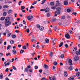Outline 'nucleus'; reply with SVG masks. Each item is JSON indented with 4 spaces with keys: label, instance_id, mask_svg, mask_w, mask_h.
Masks as SVG:
<instances>
[{
    "label": "nucleus",
    "instance_id": "nucleus-57",
    "mask_svg": "<svg viewBox=\"0 0 80 80\" xmlns=\"http://www.w3.org/2000/svg\"><path fill=\"white\" fill-rule=\"evenodd\" d=\"M36 48H37L38 49V48H39V46H38V45H37V46L36 47Z\"/></svg>",
    "mask_w": 80,
    "mask_h": 80
},
{
    "label": "nucleus",
    "instance_id": "nucleus-45",
    "mask_svg": "<svg viewBox=\"0 0 80 80\" xmlns=\"http://www.w3.org/2000/svg\"><path fill=\"white\" fill-rule=\"evenodd\" d=\"M64 46L66 48H68V45L67 44H65Z\"/></svg>",
    "mask_w": 80,
    "mask_h": 80
},
{
    "label": "nucleus",
    "instance_id": "nucleus-6",
    "mask_svg": "<svg viewBox=\"0 0 80 80\" xmlns=\"http://www.w3.org/2000/svg\"><path fill=\"white\" fill-rule=\"evenodd\" d=\"M79 60V58L78 57H75L74 58V60L75 61H77Z\"/></svg>",
    "mask_w": 80,
    "mask_h": 80
},
{
    "label": "nucleus",
    "instance_id": "nucleus-61",
    "mask_svg": "<svg viewBox=\"0 0 80 80\" xmlns=\"http://www.w3.org/2000/svg\"><path fill=\"white\" fill-rule=\"evenodd\" d=\"M22 1H20L18 3L19 5H20V3H22Z\"/></svg>",
    "mask_w": 80,
    "mask_h": 80
},
{
    "label": "nucleus",
    "instance_id": "nucleus-32",
    "mask_svg": "<svg viewBox=\"0 0 80 80\" xmlns=\"http://www.w3.org/2000/svg\"><path fill=\"white\" fill-rule=\"evenodd\" d=\"M1 74L2 73L0 74V79H2L3 77V75H2Z\"/></svg>",
    "mask_w": 80,
    "mask_h": 80
},
{
    "label": "nucleus",
    "instance_id": "nucleus-36",
    "mask_svg": "<svg viewBox=\"0 0 80 80\" xmlns=\"http://www.w3.org/2000/svg\"><path fill=\"white\" fill-rule=\"evenodd\" d=\"M6 33H10V31H9V30H6Z\"/></svg>",
    "mask_w": 80,
    "mask_h": 80
},
{
    "label": "nucleus",
    "instance_id": "nucleus-43",
    "mask_svg": "<svg viewBox=\"0 0 80 80\" xmlns=\"http://www.w3.org/2000/svg\"><path fill=\"white\" fill-rule=\"evenodd\" d=\"M23 52H24V50H22L21 49V51L20 52V53H23Z\"/></svg>",
    "mask_w": 80,
    "mask_h": 80
},
{
    "label": "nucleus",
    "instance_id": "nucleus-35",
    "mask_svg": "<svg viewBox=\"0 0 80 80\" xmlns=\"http://www.w3.org/2000/svg\"><path fill=\"white\" fill-rule=\"evenodd\" d=\"M37 1H34V3H33L32 4V5H35V4H37Z\"/></svg>",
    "mask_w": 80,
    "mask_h": 80
},
{
    "label": "nucleus",
    "instance_id": "nucleus-27",
    "mask_svg": "<svg viewBox=\"0 0 80 80\" xmlns=\"http://www.w3.org/2000/svg\"><path fill=\"white\" fill-rule=\"evenodd\" d=\"M46 1V0H43L42 3H41V4H43H43H44V3H45Z\"/></svg>",
    "mask_w": 80,
    "mask_h": 80
},
{
    "label": "nucleus",
    "instance_id": "nucleus-41",
    "mask_svg": "<svg viewBox=\"0 0 80 80\" xmlns=\"http://www.w3.org/2000/svg\"><path fill=\"white\" fill-rule=\"evenodd\" d=\"M10 65V63L8 62L5 65V67H6V66H7V65Z\"/></svg>",
    "mask_w": 80,
    "mask_h": 80
},
{
    "label": "nucleus",
    "instance_id": "nucleus-19",
    "mask_svg": "<svg viewBox=\"0 0 80 80\" xmlns=\"http://www.w3.org/2000/svg\"><path fill=\"white\" fill-rule=\"evenodd\" d=\"M49 10H50L49 8H47L45 10V12H49Z\"/></svg>",
    "mask_w": 80,
    "mask_h": 80
},
{
    "label": "nucleus",
    "instance_id": "nucleus-11",
    "mask_svg": "<svg viewBox=\"0 0 80 80\" xmlns=\"http://www.w3.org/2000/svg\"><path fill=\"white\" fill-rule=\"evenodd\" d=\"M39 29L41 31H43L44 29V28L43 27H41L39 28Z\"/></svg>",
    "mask_w": 80,
    "mask_h": 80
},
{
    "label": "nucleus",
    "instance_id": "nucleus-20",
    "mask_svg": "<svg viewBox=\"0 0 80 80\" xmlns=\"http://www.w3.org/2000/svg\"><path fill=\"white\" fill-rule=\"evenodd\" d=\"M64 57H65V55L63 54H62L61 55L60 58H64Z\"/></svg>",
    "mask_w": 80,
    "mask_h": 80
},
{
    "label": "nucleus",
    "instance_id": "nucleus-18",
    "mask_svg": "<svg viewBox=\"0 0 80 80\" xmlns=\"http://www.w3.org/2000/svg\"><path fill=\"white\" fill-rule=\"evenodd\" d=\"M69 80H74V78L73 77H70L68 79Z\"/></svg>",
    "mask_w": 80,
    "mask_h": 80
},
{
    "label": "nucleus",
    "instance_id": "nucleus-39",
    "mask_svg": "<svg viewBox=\"0 0 80 80\" xmlns=\"http://www.w3.org/2000/svg\"><path fill=\"white\" fill-rule=\"evenodd\" d=\"M54 3L53 2H51L50 3L51 5H52V6H53V5H54Z\"/></svg>",
    "mask_w": 80,
    "mask_h": 80
},
{
    "label": "nucleus",
    "instance_id": "nucleus-24",
    "mask_svg": "<svg viewBox=\"0 0 80 80\" xmlns=\"http://www.w3.org/2000/svg\"><path fill=\"white\" fill-rule=\"evenodd\" d=\"M68 68V69H69V70H70L71 71L72 70H73V68H72V66L69 67V68Z\"/></svg>",
    "mask_w": 80,
    "mask_h": 80
},
{
    "label": "nucleus",
    "instance_id": "nucleus-8",
    "mask_svg": "<svg viewBox=\"0 0 80 80\" xmlns=\"http://www.w3.org/2000/svg\"><path fill=\"white\" fill-rule=\"evenodd\" d=\"M56 2V6L58 7L60 6V3H59V1H57Z\"/></svg>",
    "mask_w": 80,
    "mask_h": 80
},
{
    "label": "nucleus",
    "instance_id": "nucleus-50",
    "mask_svg": "<svg viewBox=\"0 0 80 80\" xmlns=\"http://www.w3.org/2000/svg\"><path fill=\"white\" fill-rule=\"evenodd\" d=\"M35 68L36 70H37L38 69V66H35Z\"/></svg>",
    "mask_w": 80,
    "mask_h": 80
},
{
    "label": "nucleus",
    "instance_id": "nucleus-51",
    "mask_svg": "<svg viewBox=\"0 0 80 80\" xmlns=\"http://www.w3.org/2000/svg\"><path fill=\"white\" fill-rule=\"evenodd\" d=\"M35 52H34L33 53L31 54L32 55V57H33V56H34V55H35Z\"/></svg>",
    "mask_w": 80,
    "mask_h": 80
},
{
    "label": "nucleus",
    "instance_id": "nucleus-14",
    "mask_svg": "<svg viewBox=\"0 0 80 80\" xmlns=\"http://www.w3.org/2000/svg\"><path fill=\"white\" fill-rule=\"evenodd\" d=\"M63 42H62L59 45V47H62L63 46Z\"/></svg>",
    "mask_w": 80,
    "mask_h": 80
},
{
    "label": "nucleus",
    "instance_id": "nucleus-55",
    "mask_svg": "<svg viewBox=\"0 0 80 80\" xmlns=\"http://www.w3.org/2000/svg\"><path fill=\"white\" fill-rule=\"evenodd\" d=\"M37 28H40V25L38 24L37 25Z\"/></svg>",
    "mask_w": 80,
    "mask_h": 80
},
{
    "label": "nucleus",
    "instance_id": "nucleus-54",
    "mask_svg": "<svg viewBox=\"0 0 80 80\" xmlns=\"http://www.w3.org/2000/svg\"><path fill=\"white\" fill-rule=\"evenodd\" d=\"M42 71H43V70H42V69H40L39 71V72H40V73H42Z\"/></svg>",
    "mask_w": 80,
    "mask_h": 80
},
{
    "label": "nucleus",
    "instance_id": "nucleus-28",
    "mask_svg": "<svg viewBox=\"0 0 80 80\" xmlns=\"http://www.w3.org/2000/svg\"><path fill=\"white\" fill-rule=\"evenodd\" d=\"M8 7H9V6L8 5H4L3 6L4 8H8Z\"/></svg>",
    "mask_w": 80,
    "mask_h": 80
},
{
    "label": "nucleus",
    "instance_id": "nucleus-38",
    "mask_svg": "<svg viewBox=\"0 0 80 80\" xmlns=\"http://www.w3.org/2000/svg\"><path fill=\"white\" fill-rule=\"evenodd\" d=\"M22 48H23L24 50H26V49H27V48H26V46H23Z\"/></svg>",
    "mask_w": 80,
    "mask_h": 80
},
{
    "label": "nucleus",
    "instance_id": "nucleus-15",
    "mask_svg": "<svg viewBox=\"0 0 80 80\" xmlns=\"http://www.w3.org/2000/svg\"><path fill=\"white\" fill-rule=\"evenodd\" d=\"M13 12V10H10L8 11V14H10V13H11V12Z\"/></svg>",
    "mask_w": 80,
    "mask_h": 80
},
{
    "label": "nucleus",
    "instance_id": "nucleus-37",
    "mask_svg": "<svg viewBox=\"0 0 80 80\" xmlns=\"http://www.w3.org/2000/svg\"><path fill=\"white\" fill-rule=\"evenodd\" d=\"M57 64H58L57 62H53V65H57Z\"/></svg>",
    "mask_w": 80,
    "mask_h": 80
},
{
    "label": "nucleus",
    "instance_id": "nucleus-13",
    "mask_svg": "<svg viewBox=\"0 0 80 80\" xmlns=\"http://www.w3.org/2000/svg\"><path fill=\"white\" fill-rule=\"evenodd\" d=\"M12 53L14 55H15V54H16L17 53V52L16 51V50L15 49H13L12 50Z\"/></svg>",
    "mask_w": 80,
    "mask_h": 80
},
{
    "label": "nucleus",
    "instance_id": "nucleus-46",
    "mask_svg": "<svg viewBox=\"0 0 80 80\" xmlns=\"http://www.w3.org/2000/svg\"><path fill=\"white\" fill-rule=\"evenodd\" d=\"M11 35H12V33H10L9 34H8L7 35V37H10Z\"/></svg>",
    "mask_w": 80,
    "mask_h": 80
},
{
    "label": "nucleus",
    "instance_id": "nucleus-31",
    "mask_svg": "<svg viewBox=\"0 0 80 80\" xmlns=\"http://www.w3.org/2000/svg\"><path fill=\"white\" fill-rule=\"evenodd\" d=\"M67 12L68 13H70L71 12V10L70 9H67Z\"/></svg>",
    "mask_w": 80,
    "mask_h": 80
},
{
    "label": "nucleus",
    "instance_id": "nucleus-33",
    "mask_svg": "<svg viewBox=\"0 0 80 80\" xmlns=\"http://www.w3.org/2000/svg\"><path fill=\"white\" fill-rule=\"evenodd\" d=\"M25 6H21V10H23L25 9Z\"/></svg>",
    "mask_w": 80,
    "mask_h": 80
},
{
    "label": "nucleus",
    "instance_id": "nucleus-26",
    "mask_svg": "<svg viewBox=\"0 0 80 80\" xmlns=\"http://www.w3.org/2000/svg\"><path fill=\"white\" fill-rule=\"evenodd\" d=\"M12 38H16V36L15 35L12 34Z\"/></svg>",
    "mask_w": 80,
    "mask_h": 80
},
{
    "label": "nucleus",
    "instance_id": "nucleus-42",
    "mask_svg": "<svg viewBox=\"0 0 80 80\" xmlns=\"http://www.w3.org/2000/svg\"><path fill=\"white\" fill-rule=\"evenodd\" d=\"M53 52H52L51 53H50V57H52L53 56Z\"/></svg>",
    "mask_w": 80,
    "mask_h": 80
},
{
    "label": "nucleus",
    "instance_id": "nucleus-9",
    "mask_svg": "<svg viewBox=\"0 0 80 80\" xmlns=\"http://www.w3.org/2000/svg\"><path fill=\"white\" fill-rule=\"evenodd\" d=\"M68 1H65L64 2L63 5H65L66 6H67V5H68Z\"/></svg>",
    "mask_w": 80,
    "mask_h": 80
},
{
    "label": "nucleus",
    "instance_id": "nucleus-30",
    "mask_svg": "<svg viewBox=\"0 0 80 80\" xmlns=\"http://www.w3.org/2000/svg\"><path fill=\"white\" fill-rule=\"evenodd\" d=\"M5 17H4V18L2 17H1V18L0 19V20H2V21L4 20H5Z\"/></svg>",
    "mask_w": 80,
    "mask_h": 80
},
{
    "label": "nucleus",
    "instance_id": "nucleus-12",
    "mask_svg": "<svg viewBox=\"0 0 80 80\" xmlns=\"http://www.w3.org/2000/svg\"><path fill=\"white\" fill-rule=\"evenodd\" d=\"M44 67L45 68L47 69L48 68V66L47 65L44 64Z\"/></svg>",
    "mask_w": 80,
    "mask_h": 80
},
{
    "label": "nucleus",
    "instance_id": "nucleus-22",
    "mask_svg": "<svg viewBox=\"0 0 80 80\" xmlns=\"http://www.w3.org/2000/svg\"><path fill=\"white\" fill-rule=\"evenodd\" d=\"M50 15H51V14L49 13H47V17H50Z\"/></svg>",
    "mask_w": 80,
    "mask_h": 80
},
{
    "label": "nucleus",
    "instance_id": "nucleus-4",
    "mask_svg": "<svg viewBox=\"0 0 80 80\" xmlns=\"http://www.w3.org/2000/svg\"><path fill=\"white\" fill-rule=\"evenodd\" d=\"M33 18L32 16L29 15L27 18V19L28 20H31Z\"/></svg>",
    "mask_w": 80,
    "mask_h": 80
},
{
    "label": "nucleus",
    "instance_id": "nucleus-63",
    "mask_svg": "<svg viewBox=\"0 0 80 80\" xmlns=\"http://www.w3.org/2000/svg\"><path fill=\"white\" fill-rule=\"evenodd\" d=\"M2 60L3 61H4L5 60V58H2Z\"/></svg>",
    "mask_w": 80,
    "mask_h": 80
},
{
    "label": "nucleus",
    "instance_id": "nucleus-23",
    "mask_svg": "<svg viewBox=\"0 0 80 80\" xmlns=\"http://www.w3.org/2000/svg\"><path fill=\"white\" fill-rule=\"evenodd\" d=\"M76 54H77V55H79L80 54V53L79 52H78V51H77L76 52Z\"/></svg>",
    "mask_w": 80,
    "mask_h": 80
},
{
    "label": "nucleus",
    "instance_id": "nucleus-5",
    "mask_svg": "<svg viewBox=\"0 0 80 80\" xmlns=\"http://www.w3.org/2000/svg\"><path fill=\"white\" fill-rule=\"evenodd\" d=\"M65 37L66 38H69L70 37V35L68 33L66 34L65 35Z\"/></svg>",
    "mask_w": 80,
    "mask_h": 80
},
{
    "label": "nucleus",
    "instance_id": "nucleus-16",
    "mask_svg": "<svg viewBox=\"0 0 80 80\" xmlns=\"http://www.w3.org/2000/svg\"><path fill=\"white\" fill-rule=\"evenodd\" d=\"M76 76L78 77H80V72H78L76 73Z\"/></svg>",
    "mask_w": 80,
    "mask_h": 80
},
{
    "label": "nucleus",
    "instance_id": "nucleus-25",
    "mask_svg": "<svg viewBox=\"0 0 80 80\" xmlns=\"http://www.w3.org/2000/svg\"><path fill=\"white\" fill-rule=\"evenodd\" d=\"M57 11H60L61 10V8L59 7L56 9Z\"/></svg>",
    "mask_w": 80,
    "mask_h": 80
},
{
    "label": "nucleus",
    "instance_id": "nucleus-2",
    "mask_svg": "<svg viewBox=\"0 0 80 80\" xmlns=\"http://www.w3.org/2000/svg\"><path fill=\"white\" fill-rule=\"evenodd\" d=\"M55 14L56 15L55 16H54V17H55L57 16V15H60V11H57L55 12Z\"/></svg>",
    "mask_w": 80,
    "mask_h": 80
},
{
    "label": "nucleus",
    "instance_id": "nucleus-52",
    "mask_svg": "<svg viewBox=\"0 0 80 80\" xmlns=\"http://www.w3.org/2000/svg\"><path fill=\"white\" fill-rule=\"evenodd\" d=\"M10 55V53H7L6 54V55L7 57H8L9 55Z\"/></svg>",
    "mask_w": 80,
    "mask_h": 80
},
{
    "label": "nucleus",
    "instance_id": "nucleus-59",
    "mask_svg": "<svg viewBox=\"0 0 80 80\" xmlns=\"http://www.w3.org/2000/svg\"><path fill=\"white\" fill-rule=\"evenodd\" d=\"M62 19H65V16H62Z\"/></svg>",
    "mask_w": 80,
    "mask_h": 80
},
{
    "label": "nucleus",
    "instance_id": "nucleus-34",
    "mask_svg": "<svg viewBox=\"0 0 80 80\" xmlns=\"http://www.w3.org/2000/svg\"><path fill=\"white\" fill-rule=\"evenodd\" d=\"M10 48H11V46L10 45L8 46L7 48V50H9Z\"/></svg>",
    "mask_w": 80,
    "mask_h": 80
},
{
    "label": "nucleus",
    "instance_id": "nucleus-1",
    "mask_svg": "<svg viewBox=\"0 0 80 80\" xmlns=\"http://www.w3.org/2000/svg\"><path fill=\"white\" fill-rule=\"evenodd\" d=\"M5 26L6 27H8L9 25H11L12 22L10 21V18L9 17H8L6 18L5 20Z\"/></svg>",
    "mask_w": 80,
    "mask_h": 80
},
{
    "label": "nucleus",
    "instance_id": "nucleus-62",
    "mask_svg": "<svg viewBox=\"0 0 80 80\" xmlns=\"http://www.w3.org/2000/svg\"><path fill=\"white\" fill-rule=\"evenodd\" d=\"M52 9H53V10H55V7H52Z\"/></svg>",
    "mask_w": 80,
    "mask_h": 80
},
{
    "label": "nucleus",
    "instance_id": "nucleus-64",
    "mask_svg": "<svg viewBox=\"0 0 80 80\" xmlns=\"http://www.w3.org/2000/svg\"><path fill=\"white\" fill-rule=\"evenodd\" d=\"M12 2V1H9L8 2V3H11Z\"/></svg>",
    "mask_w": 80,
    "mask_h": 80
},
{
    "label": "nucleus",
    "instance_id": "nucleus-21",
    "mask_svg": "<svg viewBox=\"0 0 80 80\" xmlns=\"http://www.w3.org/2000/svg\"><path fill=\"white\" fill-rule=\"evenodd\" d=\"M10 43L11 45H13V44H14V42L13 40H11L10 41Z\"/></svg>",
    "mask_w": 80,
    "mask_h": 80
},
{
    "label": "nucleus",
    "instance_id": "nucleus-48",
    "mask_svg": "<svg viewBox=\"0 0 80 80\" xmlns=\"http://www.w3.org/2000/svg\"><path fill=\"white\" fill-rule=\"evenodd\" d=\"M3 55V54L2 53H0V57H2Z\"/></svg>",
    "mask_w": 80,
    "mask_h": 80
},
{
    "label": "nucleus",
    "instance_id": "nucleus-60",
    "mask_svg": "<svg viewBox=\"0 0 80 80\" xmlns=\"http://www.w3.org/2000/svg\"><path fill=\"white\" fill-rule=\"evenodd\" d=\"M19 26L20 27H23V24H20L19 25Z\"/></svg>",
    "mask_w": 80,
    "mask_h": 80
},
{
    "label": "nucleus",
    "instance_id": "nucleus-40",
    "mask_svg": "<svg viewBox=\"0 0 80 80\" xmlns=\"http://www.w3.org/2000/svg\"><path fill=\"white\" fill-rule=\"evenodd\" d=\"M12 68L15 70H17V68H16V67H15V66H13Z\"/></svg>",
    "mask_w": 80,
    "mask_h": 80
},
{
    "label": "nucleus",
    "instance_id": "nucleus-17",
    "mask_svg": "<svg viewBox=\"0 0 80 80\" xmlns=\"http://www.w3.org/2000/svg\"><path fill=\"white\" fill-rule=\"evenodd\" d=\"M52 22H55L56 21V18H52Z\"/></svg>",
    "mask_w": 80,
    "mask_h": 80
},
{
    "label": "nucleus",
    "instance_id": "nucleus-7",
    "mask_svg": "<svg viewBox=\"0 0 80 80\" xmlns=\"http://www.w3.org/2000/svg\"><path fill=\"white\" fill-rule=\"evenodd\" d=\"M64 75L65 77H67L68 76V74H67V71L64 72Z\"/></svg>",
    "mask_w": 80,
    "mask_h": 80
},
{
    "label": "nucleus",
    "instance_id": "nucleus-10",
    "mask_svg": "<svg viewBox=\"0 0 80 80\" xmlns=\"http://www.w3.org/2000/svg\"><path fill=\"white\" fill-rule=\"evenodd\" d=\"M45 42L46 43H49V40L47 38H46L45 39Z\"/></svg>",
    "mask_w": 80,
    "mask_h": 80
},
{
    "label": "nucleus",
    "instance_id": "nucleus-49",
    "mask_svg": "<svg viewBox=\"0 0 80 80\" xmlns=\"http://www.w3.org/2000/svg\"><path fill=\"white\" fill-rule=\"evenodd\" d=\"M26 31L28 33H29L30 32V30L29 29H26Z\"/></svg>",
    "mask_w": 80,
    "mask_h": 80
},
{
    "label": "nucleus",
    "instance_id": "nucleus-56",
    "mask_svg": "<svg viewBox=\"0 0 80 80\" xmlns=\"http://www.w3.org/2000/svg\"><path fill=\"white\" fill-rule=\"evenodd\" d=\"M32 42H35V39H32L31 40Z\"/></svg>",
    "mask_w": 80,
    "mask_h": 80
},
{
    "label": "nucleus",
    "instance_id": "nucleus-44",
    "mask_svg": "<svg viewBox=\"0 0 80 80\" xmlns=\"http://www.w3.org/2000/svg\"><path fill=\"white\" fill-rule=\"evenodd\" d=\"M3 40V38H1L0 39V44H1L2 43V41Z\"/></svg>",
    "mask_w": 80,
    "mask_h": 80
},
{
    "label": "nucleus",
    "instance_id": "nucleus-3",
    "mask_svg": "<svg viewBox=\"0 0 80 80\" xmlns=\"http://www.w3.org/2000/svg\"><path fill=\"white\" fill-rule=\"evenodd\" d=\"M68 62L70 63L69 64V65L71 66L73 65V64L72 63V60L70 59H68Z\"/></svg>",
    "mask_w": 80,
    "mask_h": 80
},
{
    "label": "nucleus",
    "instance_id": "nucleus-58",
    "mask_svg": "<svg viewBox=\"0 0 80 80\" xmlns=\"http://www.w3.org/2000/svg\"><path fill=\"white\" fill-rule=\"evenodd\" d=\"M8 70H9V69L8 68H7L6 70H5V71L6 72H8Z\"/></svg>",
    "mask_w": 80,
    "mask_h": 80
},
{
    "label": "nucleus",
    "instance_id": "nucleus-53",
    "mask_svg": "<svg viewBox=\"0 0 80 80\" xmlns=\"http://www.w3.org/2000/svg\"><path fill=\"white\" fill-rule=\"evenodd\" d=\"M52 80H56V79L55 78V76L52 78Z\"/></svg>",
    "mask_w": 80,
    "mask_h": 80
},
{
    "label": "nucleus",
    "instance_id": "nucleus-47",
    "mask_svg": "<svg viewBox=\"0 0 80 80\" xmlns=\"http://www.w3.org/2000/svg\"><path fill=\"white\" fill-rule=\"evenodd\" d=\"M3 14L4 16H6V15H7V12H4Z\"/></svg>",
    "mask_w": 80,
    "mask_h": 80
},
{
    "label": "nucleus",
    "instance_id": "nucleus-29",
    "mask_svg": "<svg viewBox=\"0 0 80 80\" xmlns=\"http://www.w3.org/2000/svg\"><path fill=\"white\" fill-rule=\"evenodd\" d=\"M28 71V68H26L24 71V72H27Z\"/></svg>",
    "mask_w": 80,
    "mask_h": 80
}]
</instances>
